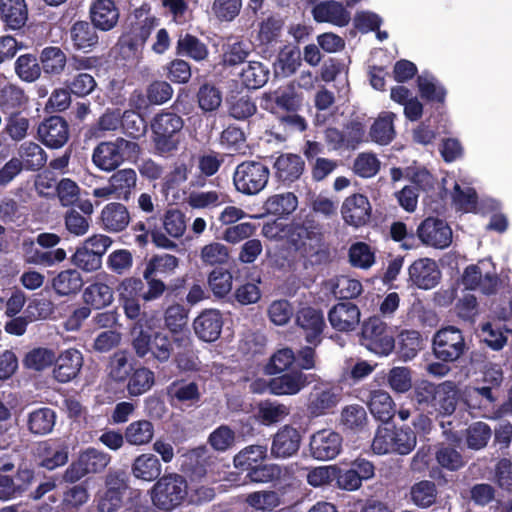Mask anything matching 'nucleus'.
<instances>
[{
  "label": "nucleus",
  "mask_w": 512,
  "mask_h": 512,
  "mask_svg": "<svg viewBox=\"0 0 512 512\" xmlns=\"http://www.w3.org/2000/svg\"><path fill=\"white\" fill-rule=\"evenodd\" d=\"M323 240L321 225L313 215L295 217L287 223L285 242L312 265L325 263L329 258Z\"/></svg>",
  "instance_id": "f257e3e1"
},
{
  "label": "nucleus",
  "mask_w": 512,
  "mask_h": 512,
  "mask_svg": "<svg viewBox=\"0 0 512 512\" xmlns=\"http://www.w3.org/2000/svg\"><path fill=\"white\" fill-rule=\"evenodd\" d=\"M179 258L175 255L162 253L151 256L145 262L142 276L146 282L145 302H150L167 295H178L185 286L184 278H177L166 284L165 280L173 276L179 266Z\"/></svg>",
  "instance_id": "f03ea898"
},
{
  "label": "nucleus",
  "mask_w": 512,
  "mask_h": 512,
  "mask_svg": "<svg viewBox=\"0 0 512 512\" xmlns=\"http://www.w3.org/2000/svg\"><path fill=\"white\" fill-rule=\"evenodd\" d=\"M152 143L155 151L161 155H170L177 151L183 136L184 119L170 108L156 113L150 122Z\"/></svg>",
  "instance_id": "7ed1b4c3"
},
{
  "label": "nucleus",
  "mask_w": 512,
  "mask_h": 512,
  "mask_svg": "<svg viewBox=\"0 0 512 512\" xmlns=\"http://www.w3.org/2000/svg\"><path fill=\"white\" fill-rule=\"evenodd\" d=\"M183 341V337H172L161 331L149 333L140 329L133 338L131 345L138 358L143 359L150 355V358L157 363L156 367H158L160 364L169 362L174 352L173 344L181 345Z\"/></svg>",
  "instance_id": "20e7f679"
},
{
  "label": "nucleus",
  "mask_w": 512,
  "mask_h": 512,
  "mask_svg": "<svg viewBox=\"0 0 512 512\" xmlns=\"http://www.w3.org/2000/svg\"><path fill=\"white\" fill-rule=\"evenodd\" d=\"M141 149L137 142L117 137L113 141H102L96 145L92 161L102 171L116 170L125 160L135 158Z\"/></svg>",
  "instance_id": "39448f33"
},
{
  "label": "nucleus",
  "mask_w": 512,
  "mask_h": 512,
  "mask_svg": "<svg viewBox=\"0 0 512 512\" xmlns=\"http://www.w3.org/2000/svg\"><path fill=\"white\" fill-rule=\"evenodd\" d=\"M468 350L463 331L454 325L441 327L432 336L431 351L436 360L458 363Z\"/></svg>",
  "instance_id": "423d86ee"
},
{
  "label": "nucleus",
  "mask_w": 512,
  "mask_h": 512,
  "mask_svg": "<svg viewBox=\"0 0 512 512\" xmlns=\"http://www.w3.org/2000/svg\"><path fill=\"white\" fill-rule=\"evenodd\" d=\"M188 494L186 479L179 474H168L160 477L153 485L151 499L156 508L170 512L180 506Z\"/></svg>",
  "instance_id": "0eeeda50"
},
{
  "label": "nucleus",
  "mask_w": 512,
  "mask_h": 512,
  "mask_svg": "<svg viewBox=\"0 0 512 512\" xmlns=\"http://www.w3.org/2000/svg\"><path fill=\"white\" fill-rule=\"evenodd\" d=\"M360 342L369 351L382 356L389 355L395 348L392 329L380 316H370L362 323Z\"/></svg>",
  "instance_id": "6e6552de"
},
{
  "label": "nucleus",
  "mask_w": 512,
  "mask_h": 512,
  "mask_svg": "<svg viewBox=\"0 0 512 512\" xmlns=\"http://www.w3.org/2000/svg\"><path fill=\"white\" fill-rule=\"evenodd\" d=\"M269 167L261 161L245 160L239 163L233 173L236 190L244 195H256L268 184Z\"/></svg>",
  "instance_id": "1a4fd4ad"
},
{
  "label": "nucleus",
  "mask_w": 512,
  "mask_h": 512,
  "mask_svg": "<svg viewBox=\"0 0 512 512\" xmlns=\"http://www.w3.org/2000/svg\"><path fill=\"white\" fill-rule=\"evenodd\" d=\"M142 8L136 11L137 21L131 23L128 31L119 38L121 51L127 57L137 56L144 48V45L150 37L152 31L158 26L159 19L152 14H147L144 19H140Z\"/></svg>",
  "instance_id": "9d476101"
},
{
  "label": "nucleus",
  "mask_w": 512,
  "mask_h": 512,
  "mask_svg": "<svg viewBox=\"0 0 512 512\" xmlns=\"http://www.w3.org/2000/svg\"><path fill=\"white\" fill-rule=\"evenodd\" d=\"M33 457L39 468L53 471L68 463L69 445L62 438H49L36 443Z\"/></svg>",
  "instance_id": "9b49d317"
},
{
  "label": "nucleus",
  "mask_w": 512,
  "mask_h": 512,
  "mask_svg": "<svg viewBox=\"0 0 512 512\" xmlns=\"http://www.w3.org/2000/svg\"><path fill=\"white\" fill-rule=\"evenodd\" d=\"M374 475V464L365 458L357 457L347 468L336 466L335 481L342 490L356 491L362 486L363 481L373 478Z\"/></svg>",
  "instance_id": "f8f14e48"
},
{
  "label": "nucleus",
  "mask_w": 512,
  "mask_h": 512,
  "mask_svg": "<svg viewBox=\"0 0 512 512\" xmlns=\"http://www.w3.org/2000/svg\"><path fill=\"white\" fill-rule=\"evenodd\" d=\"M356 397L366 403L371 415L382 423H388L396 414L395 403L390 394L381 389H356Z\"/></svg>",
  "instance_id": "ddd939ff"
},
{
  "label": "nucleus",
  "mask_w": 512,
  "mask_h": 512,
  "mask_svg": "<svg viewBox=\"0 0 512 512\" xmlns=\"http://www.w3.org/2000/svg\"><path fill=\"white\" fill-rule=\"evenodd\" d=\"M295 323L303 331L305 341L313 346H318L323 340V332L326 327L325 317L321 309L305 306L295 314Z\"/></svg>",
  "instance_id": "4468645a"
},
{
  "label": "nucleus",
  "mask_w": 512,
  "mask_h": 512,
  "mask_svg": "<svg viewBox=\"0 0 512 512\" xmlns=\"http://www.w3.org/2000/svg\"><path fill=\"white\" fill-rule=\"evenodd\" d=\"M343 437L331 429H322L310 437L309 451L311 456L319 461L336 458L342 451Z\"/></svg>",
  "instance_id": "2eb2a0df"
},
{
  "label": "nucleus",
  "mask_w": 512,
  "mask_h": 512,
  "mask_svg": "<svg viewBox=\"0 0 512 512\" xmlns=\"http://www.w3.org/2000/svg\"><path fill=\"white\" fill-rule=\"evenodd\" d=\"M38 140L49 149H60L69 140L68 122L61 116L45 118L37 128Z\"/></svg>",
  "instance_id": "dca6fc26"
},
{
  "label": "nucleus",
  "mask_w": 512,
  "mask_h": 512,
  "mask_svg": "<svg viewBox=\"0 0 512 512\" xmlns=\"http://www.w3.org/2000/svg\"><path fill=\"white\" fill-rule=\"evenodd\" d=\"M422 244L437 249H444L452 242V230L449 225L438 218L424 219L416 230Z\"/></svg>",
  "instance_id": "f3484780"
},
{
  "label": "nucleus",
  "mask_w": 512,
  "mask_h": 512,
  "mask_svg": "<svg viewBox=\"0 0 512 512\" xmlns=\"http://www.w3.org/2000/svg\"><path fill=\"white\" fill-rule=\"evenodd\" d=\"M302 443V434L291 424L281 426L272 436L270 455L275 459H288L297 455Z\"/></svg>",
  "instance_id": "a211bd4d"
},
{
  "label": "nucleus",
  "mask_w": 512,
  "mask_h": 512,
  "mask_svg": "<svg viewBox=\"0 0 512 512\" xmlns=\"http://www.w3.org/2000/svg\"><path fill=\"white\" fill-rule=\"evenodd\" d=\"M302 106L301 97L293 87L278 88L264 94L262 107L276 118L287 113L298 112Z\"/></svg>",
  "instance_id": "6ab92c4d"
},
{
  "label": "nucleus",
  "mask_w": 512,
  "mask_h": 512,
  "mask_svg": "<svg viewBox=\"0 0 512 512\" xmlns=\"http://www.w3.org/2000/svg\"><path fill=\"white\" fill-rule=\"evenodd\" d=\"M313 382V375L305 374L301 370H289L282 372L268 381L269 392L276 396L296 395Z\"/></svg>",
  "instance_id": "aec40b11"
},
{
  "label": "nucleus",
  "mask_w": 512,
  "mask_h": 512,
  "mask_svg": "<svg viewBox=\"0 0 512 512\" xmlns=\"http://www.w3.org/2000/svg\"><path fill=\"white\" fill-rule=\"evenodd\" d=\"M267 459L266 445H248L241 449L234 457L233 464L238 472H230L226 480L235 485L241 484V475L247 474L261 462Z\"/></svg>",
  "instance_id": "412c9836"
},
{
  "label": "nucleus",
  "mask_w": 512,
  "mask_h": 512,
  "mask_svg": "<svg viewBox=\"0 0 512 512\" xmlns=\"http://www.w3.org/2000/svg\"><path fill=\"white\" fill-rule=\"evenodd\" d=\"M88 16L100 32H109L119 23L120 8L115 0H91Z\"/></svg>",
  "instance_id": "4be33fe9"
},
{
  "label": "nucleus",
  "mask_w": 512,
  "mask_h": 512,
  "mask_svg": "<svg viewBox=\"0 0 512 512\" xmlns=\"http://www.w3.org/2000/svg\"><path fill=\"white\" fill-rule=\"evenodd\" d=\"M371 213L372 207L368 198L360 193L348 196L341 206V215L344 222L355 228L367 224L371 218Z\"/></svg>",
  "instance_id": "5701e85b"
},
{
  "label": "nucleus",
  "mask_w": 512,
  "mask_h": 512,
  "mask_svg": "<svg viewBox=\"0 0 512 512\" xmlns=\"http://www.w3.org/2000/svg\"><path fill=\"white\" fill-rule=\"evenodd\" d=\"M409 281L419 289L429 290L438 285L441 271L435 260L419 258L408 269Z\"/></svg>",
  "instance_id": "b1692460"
},
{
  "label": "nucleus",
  "mask_w": 512,
  "mask_h": 512,
  "mask_svg": "<svg viewBox=\"0 0 512 512\" xmlns=\"http://www.w3.org/2000/svg\"><path fill=\"white\" fill-rule=\"evenodd\" d=\"M360 316V309L356 304L342 301L329 310L328 321L334 330L349 333L359 325Z\"/></svg>",
  "instance_id": "393cba45"
},
{
  "label": "nucleus",
  "mask_w": 512,
  "mask_h": 512,
  "mask_svg": "<svg viewBox=\"0 0 512 512\" xmlns=\"http://www.w3.org/2000/svg\"><path fill=\"white\" fill-rule=\"evenodd\" d=\"M224 321L217 309H204L193 321L195 335L204 342H215L220 338Z\"/></svg>",
  "instance_id": "a878e982"
},
{
  "label": "nucleus",
  "mask_w": 512,
  "mask_h": 512,
  "mask_svg": "<svg viewBox=\"0 0 512 512\" xmlns=\"http://www.w3.org/2000/svg\"><path fill=\"white\" fill-rule=\"evenodd\" d=\"M459 400V390L453 381H444L437 385V391L433 399L428 414L436 416H451L457 407Z\"/></svg>",
  "instance_id": "bb28decb"
},
{
  "label": "nucleus",
  "mask_w": 512,
  "mask_h": 512,
  "mask_svg": "<svg viewBox=\"0 0 512 512\" xmlns=\"http://www.w3.org/2000/svg\"><path fill=\"white\" fill-rule=\"evenodd\" d=\"M276 179L283 185L289 186L302 176L305 170V161L300 155L283 153L273 164Z\"/></svg>",
  "instance_id": "cd10ccee"
},
{
  "label": "nucleus",
  "mask_w": 512,
  "mask_h": 512,
  "mask_svg": "<svg viewBox=\"0 0 512 512\" xmlns=\"http://www.w3.org/2000/svg\"><path fill=\"white\" fill-rule=\"evenodd\" d=\"M82 365V353L74 348L67 349L55 357L53 376L58 382L67 383L79 374Z\"/></svg>",
  "instance_id": "c85d7f7f"
},
{
  "label": "nucleus",
  "mask_w": 512,
  "mask_h": 512,
  "mask_svg": "<svg viewBox=\"0 0 512 512\" xmlns=\"http://www.w3.org/2000/svg\"><path fill=\"white\" fill-rule=\"evenodd\" d=\"M93 204L89 199L78 202L75 207H70L64 215L65 227L69 233L82 236L89 230Z\"/></svg>",
  "instance_id": "c756f323"
},
{
  "label": "nucleus",
  "mask_w": 512,
  "mask_h": 512,
  "mask_svg": "<svg viewBox=\"0 0 512 512\" xmlns=\"http://www.w3.org/2000/svg\"><path fill=\"white\" fill-rule=\"evenodd\" d=\"M99 28L91 20H77L69 30L70 39L75 50L92 51L99 44Z\"/></svg>",
  "instance_id": "7c9ffc66"
},
{
  "label": "nucleus",
  "mask_w": 512,
  "mask_h": 512,
  "mask_svg": "<svg viewBox=\"0 0 512 512\" xmlns=\"http://www.w3.org/2000/svg\"><path fill=\"white\" fill-rule=\"evenodd\" d=\"M154 217L147 218V225L139 221L132 226L135 234V242L140 247H145L149 241V235L153 244L158 248L174 249L177 245L170 240L156 225Z\"/></svg>",
  "instance_id": "2f4dec72"
},
{
  "label": "nucleus",
  "mask_w": 512,
  "mask_h": 512,
  "mask_svg": "<svg viewBox=\"0 0 512 512\" xmlns=\"http://www.w3.org/2000/svg\"><path fill=\"white\" fill-rule=\"evenodd\" d=\"M312 15L318 23L327 22L339 27L347 26L351 19L342 3L335 0L319 2L312 8Z\"/></svg>",
  "instance_id": "473e14b6"
},
{
  "label": "nucleus",
  "mask_w": 512,
  "mask_h": 512,
  "mask_svg": "<svg viewBox=\"0 0 512 512\" xmlns=\"http://www.w3.org/2000/svg\"><path fill=\"white\" fill-rule=\"evenodd\" d=\"M0 20L6 29L19 30L28 20L26 0H0Z\"/></svg>",
  "instance_id": "72a5a7b5"
},
{
  "label": "nucleus",
  "mask_w": 512,
  "mask_h": 512,
  "mask_svg": "<svg viewBox=\"0 0 512 512\" xmlns=\"http://www.w3.org/2000/svg\"><path fill=\"white\" fill-rule=\"evenodd\" d=\"M28 102L29 97L21 87L8 83L0 88V110L4 115L22 112Z\"/></svg>",
  "instance_id": "f704fd0d"
},
{
  "label": "nucleus",
  "mask_w": 512,
  "mask_h": 512,
  "mask_svg": "<svg viewBox=\"0 0 512 512\" xmlns=\"http://www.w3.org/2000/svg\"><path fill=\"white\" fill-rule=\"evenodd\" d=\"M136 367V361L126 350L114 352L108 362V377L118 385H124Z\"/></svg>",
  "instance_id": "c9c22d12"
},
{
  "label": "nucleus",
  "mask_w": 512,
  "mask_h": 512,
  "mask_svg": "<svg viewBox=\"0 0 512 512\" xmlns=\"http://www.w3.org/2000/svg\"><path fill=\"white\" fill-rule=\"evenodd\" d=\"M340 400V394L333 389H314L308 398L307 411L312 417H319L329 413Z\"/></svg>",
  "instance_id": "e433bc0d"
},
{
  "label": "nucleus",
  "mask_w": 512,
  "mask_h": 512,
  "mask_svg": "<svg viewBox=\"0 0 512 512\" xmlns=\"http://www.w3.org/2000/svg\"><path fill=\"white\" fill-rule=\"evenodd\" d=\"M175 54L179 57L192 59L195 62H202L208 59L209 49L197 36L185 33L178 37Z\"/></svg>",
  "instance_id": "4c0bfd02"
},
{
  "label": "nucleus",
  "mask_w": 512,
  "mask_h": 512,
  "mask_svg": "<svg viewBox=\"0 0 512 512\" xmlns=\"http://www.w3.org/2000/svg\"><path fill=\"white\" fill-rule=\"evenodd\" d=\"M155 373L148 367L136 366L124 385L130 397H139L149 392L155 385Z\"/></svg>",
  "instance_id": "58836bf2"
},
{
  "label": "nucleus",
  "mask_w": 512,
  "mask_h": 512,
  "mask_svg": "<svg viewBox=\"0 0 512 512\" xmlns=\"http://www.w3.org/2000/svg\"><path fill=\"white\" fill-rule=\"evenodd\" d=\"M166 394L172 403L193 405L201 399L199 385L186 379H177L170 383L166 388Z\"/></svg>",
  "instance_id": "ea45409f"
},
{
  "label": "nucleus",
  "mask_w": 512,
  "mask_h": 512,
  "mask_svg": "<svg viewBox=\"0 0 512 512\" xmlns=\"http://www.w3.org/2000/svg\"><path fill=\"white\" fill-rule=\"evenodd\" d=\"M22 249L25 256V261L29 264L52 266L56 263L62 262L66 258V252L62 248H57L49 251H42L35 247L33 240H24Z\"/></svg>",
  "instance_id": "a19ab883"
},
{
  "label": "nucleus",
  "mask_w": 512,
  "mask_h": 512,
  "mask_svg": "<svg viewBox=\"0 0 512 512\" xmlns=\"http://www.w3.org/2000/svg\"><path fill=\"white\" fill-rule=\"evenodd\" d=\"M39 61L44 74L55 77L63 74L68 63V58L60 47L46 46L40 52Z\"/></svg>",
  "instance_id": "79ce46f5"
},
{
  "label": "nucleus",
  "mask_w": 512,
  "mask_h": 512,
  "mask_svg": "<svg viewBox=\"0 0 512 512\" xmlns=\"http://www.w3.org/2000/svg\"><path fill=\"white\" fill-rule=\"evenodd\" d=\"M162 466L156 455L151 453H143L137 456L132 465L131 473L139 480L152 482L159 479Z\"/></svg>",
  "instance_id": "37998d69"
},
{
  "label": "nucleus",
  "mask_w": 512,
  "mask_h": 512,
  "mask_svg": "<svg viewBox=\"0 0 512 512\" xmlns=\"http://www.w3.org/2000/svg\"><path fill=\"white\" fill-rule=\"evenodd\" d=\"M101 221L105 230L109 232H120L128 226L130 215L125 205L112 202L103 208Z\"/></svg>",
  "instance_id": "c03bdc74"
},
{
  "label": "nucleus",
  "mask_w": 512,
  "mask_h": 512,
  "mask_svg": "<svg viewBox=\"0 0 512 512\" xmlns=\"http://www.w3.org/2000/svg\"><path fill=\"white\" fill-rule=\"evenodd\" d=\"M56 412L49 407H40L28 413L27 429L33 435H46L53 431Z\"/></svg>",
  "instance_id": "a18cd8bd"
},
{
  "label": "nucleus",
  "mask_w": 512,
  "mask_h": 512,
  "mask_svg": "<svg viewBox=\"0 0 512 512\" xmlns=\"http://www.w3.org/2000/svg\"><path fill=\"white\" fill-rule=\"evenodd\" d=\"M89 499V493L84 483L68 487L62 494L61 502L50 508V512H78Z\"/></svg>",
  "instance_id": "49530a36"
},
{
  "label": "nucleus",
  "mask_w": 512,
  "mask_h": 512,
  "mask_svg": "<svg viewBox=\"0 0 512 512\" xmlns=\"http://www.w3.org/2000/svg\"><path fill=\"white\" fill-rule=\"evenodd\" d=\"M368 423L366 409L360 404L346 405L340 412V425L344 430L361 433L367 428Z\"/></svg>",
  "instance_id": "de8ad7c7"
},
{
  "label": "nucleus",
  "mask_w": 512,
  "mask_h": 512,
  "mask_svg": "<svg viewBox=\"0 0 512 512\" xmlns=\"http://www.w3.org/2000/svg\"><path fill=\"white\" fill-rule=\"evenodd\" d=\"M114 299L113 289L103 282L90 283L83 292V300L93 309H103L109 306Z\"/></svg>",
  "instance_id": "09e8293b"
},
{
  "label": "nucleus",
  "mask_w": 512,
  "mask_h": 512,
  "mask_svg": "<svg viewBox=\"0 0 512 512\" xmlns=\"http://www.w3.org/2000/svg\"><path fill=\"white\" fill-rule=\"evenodd\" d=\"M482 341L492 350L500 351L507 344V334L512 333V329L500 322H485L479 327Z\"/></svg>",
  "instance_id": "8fccbe9b"
},
{
  "label": "nucleus",
  "mask_w": 512,
  "mask_h": 512,
  "mask_svg": "<svg viewBox=\"0 0 512 512\" xmlns=\"http://www.w3.org/2000/svg\"><path fill=\"white\" fill-rule=\"evenodd\" d=\"M396 115L393 112H382L372 124L369 135L371 140L380 145H388L395 138L394 119Z\"/></svg>",
  "instance_id": "3c124183"
},
{
  "label": "nucleus",
  "mask_w": 512,
  "mask_h": 512,
  "mask_svg": "<svg viewBox=\"0 0 512 512\" xmlns=\"http://www.w3.org/2000/svg\"><path fill=\"white\" fill-rule=\"evenodd\" d=\"M283 475V468L276 463L265 461L257 465L241 478V484H268L279 481Z\"/></svg>",
  "instance_id": "603ef678"
},
{
  "label": "nucleus",
  "mask_w": 512,
  "mask_h": 512,
  "mask_svg": "<svg viewBox=\"0 0 512 512\" xmlns=\"http://www.w3.org/2000/svg\"><path fill=\"white\" fill-rule=\"evenodd\" d=\"M18 155L26 171H39L47 162L45 150L39 144L31 141L20 145Z\"/></svg>",
  "instance_id": "864d4df0"
},
{
  "label": "nucleus",
  "mask_w": 512,
  "mask_h": 512,
  "mask_svg": "<svg viewBox=\"0 0 512 512\" xmlns=\"http://www.w3.org/2000/svg\"><path fill=\"white\" fill-rule=\"evenodd\" d=\"M83 284L82 276L76 269L63 270L52 279V287L60 296L77 294Z\"/></svg>",
  "instance_id": "5fc2aeb1"
},
{
  "label": "nucleus",
  "mask_w": 512,
  "mask_h": 512,
  "mask_svg": "<svg viewBox=\"0 0 512 512\" xmlns=\"http://www.w3.org/2000/svg\"><path fill=\"white\" fill-rule=\"evenodd\" d=\"M423 346V337L417 330L405 329L398 334V353L405 361L415 358Z\"/></svg>",
  "instance_id": "6e6d98bb"
},
{
  "label": "nucleus",
  "mask_w": 512,
  "mask_h": 512,
  "mask_svg": "<svg viewBox=\"0 0 512 512\" xmlns=\"http://www.w3.org/2000/svg\"><path fill=\"white\" fill-rule=\"evenodd\" d=\"M500 390L487 386L481 385L472 387L467 393V404L473 409H490L494 408L498 398Z\"/></svg>",
  "instance_id": "4d7b16f0"
},
{
  "label": "nucleus",
  "mask_w": 512,
  "mask_h": 512,
  "mask_svg": "<svg viewBox=\"0 0 512 512\" xmlns=\"http://www.w3.org/2000/svg\"><path fill=\"white\" fill-rule=\"evenodd\" d=\"M269 75V68L264 63L249 61L240 73V79L246 88L256 90L267 83Z\"/></svg>",
  "instance_id": "13d9d810"
},
{
  "label": "nucleus",
  "mask_w": 512,
  "mask_h": 512,
  "mask_svg": "<svg viewBox=\"0 0 512 512\" xmlns=\"http://www.w3.org/2000/svg\"><path fill=\"white\" fill-rule=\"evenodd\" d=\"M417 86L420 97L428 103L436 104V108H443L447 95V90L439 84L434 78L418 76Z\"/></svg>",
  "instance_id": "bf43d9fd"
},
{
  "label": "nucleus",
  "mask_w": 512,
  "mask_h": 512,
  "mask_svg": "<svg viewBox=\"0 0 512 512\" xmlns=\"http://www.w3.org/2000/svg\"><path fill=\"white\" fill-rule=\"evenodd\" d=\"M298 206V199L292 192L275 194L267 198L264 203L266 213L284 217L293 213Z\"/></svg>",
  "instance_id": "052dcab7"
},
{
  "label": "nucleus",
  "mask_w": 512,
  "mask_h": 512,
  "mask_svg": "<svg viewBox=\"0 0 512 512\" xmlns=\"http://www.w3.org/2000/svg\"><path fill=\"white\" fill-rule=\"evenodd\" d=\"M14 69L16 75L27 83L35 82L42 73L39 58L32 53L20 55L15 61Z\"/></svg>",
  "instance_id": "680f3d73"
},
{
  "label": "nucleus",
  "mask_w": 512,
  "mask_h": 512,
  "mask_svg": "<svg viewBox=\"0 0 512 512\" xmlns=\"http://www.w3.org/2000/svg\"><path fill=\"white\" fill-rule=\"evenodd\" d=\"M154 436V425L146 419L131 422L124 431L127 443L135 446L148 444Z\"/></svg>",
  "instance_id": "e2e57ef3"
},
{
  "label": "nucleus",
  "mask_w": 512,
  "mask_h": 512,
  "mask_svg": "<svg viewBox=\"0 0 512 512\" xmlns=\"http://www.w3.org/2000/svg\"><path fill=\"white\" fill-rule=\"evenodd\" d=\"M137 175L134 169L126 168L116 171L109 179L114 194L119 199L128 200L136 187Z\"/></svg>",
  "instance_id": "0e129e2a"
},
{
  "label": "nucleus",
  "mask_w": 512,
  "mask_h": 512,
  "mask_svg": "<svg viewBox=\"0 0 512 512\" xmlns=\"http://www.w3.org/2000/svg\"><path fill=\"white\" fill-rule=\"evenodd\" d=\"M245 503L255 510L272 512L282 504V500L275 490H260L247 494Z\"/></svg>",
  "instance_id": "69168bd1"
},
{
  "label": "nucleus",
  "mask_w": 512,
  "mask_h": 512,
  "mask_svg": "<svg viewBox=\"0 0 512 512\" xmlns=\"http://www.w3.org/2000/svg\"><path fill=\"white\" fill-rule=\"evenodd\" d=\"M205 447H198L189 450L183 457L181 470L188 475L191 480H201L204 478L205 469L204 457L206 454Z\"/></svg>",
  "instance_id": "338daca9"
},
{
  "label": "nucleus",
  "mask_w": 512,
  "mask_h": 512,
  "mask_svg": "<svg viewBox=\"0 0 512 512\" xmlns=\"http://www.w3.org/2000/svg\"><path fill=\"white\" fill-rule=\"evenodd\" d=\"M410 495L416 506L428 508L436 503L438 491L433 481L421 480L412 485Z\"/></svg>",
  "instance_id": "774afa93"
}]
</instances>
